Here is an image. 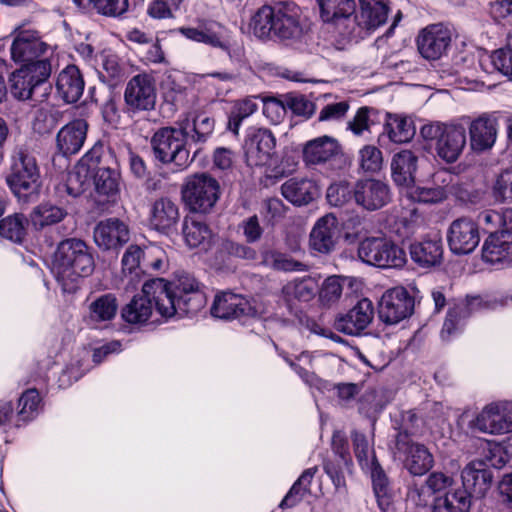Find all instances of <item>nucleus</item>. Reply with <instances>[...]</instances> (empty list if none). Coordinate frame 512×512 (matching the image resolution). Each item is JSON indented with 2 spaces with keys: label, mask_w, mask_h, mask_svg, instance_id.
I'll list each match as a JSON object with an SVG mask.
<instances>
[{
  "label": "nucleus",
  "mask_w": 512,
  "mask_h": 512,
  "mask_svg": "<svg viewBox=\"0 0 512 512\" xmlns=\"http://www.w3.org/2000/svg\"><path fill=\"white\" fill-rule=\"evenodd\" d=\"M214 125L211 117L201 113L179 120L176 126L160 128L151 139L155 158L164 164L173 163L180 169L187 167L192 161L188 141L205 143L212 135Z\"/></svg>",
  "instance_id": "obj_1"
},
{
  "label": "nucleus",
  "mask_w": 512,
  "mask_h": 512,
  "mask_svg": "<svg viewBox=\"0 0 512 512\" xmlns=\"http://www.w3.org/2000/svg\"><path fill=\"white\" fill-rule=\"evenodd\" d=\"M177 313L176 305L163 278L146 281L140 294L135 295L126 304L121 315L125 322L132 325H146L169 319Z\"/></svg>",
  "instance_id": "obj_2"
},
{
  "label": "nucleus",
  "mask_w": 512,
  "mask_h": 512,
  "mask_svg": "<svg viewBox=\"0 0 512 512\" xmlns=\"http://www.w3.org/2000/svg\"><path fill=\"white\" fill-rule=\"evenodd\" d=\"M94 270V258L90 247L81 239L68 238L61 241L53 259V272L62 290L74 293L78 281Z\"/></svg>",
  "instance_id": "obj_3"
},
{
  "label": "nucleus",
  "mask_w": 512,
  "mask_h": 512,
  "mask_svg": "<svg viewBox=\"0 0 512 512\" xmlns=\"http://www.w3.org/2000/svg\"><path fill=\"white\" fill-rule=\"evenodd\" d=\"M5 181L21 203H29L39 197L42 186L40 168L26 148L16 147L12 151Z\"/></svg>",
  "instance_id": "obj_4"
},
{
  "label": "nucleus",
  "mask_w": 512,
  "mask_h": 512,
  "mask_svg": "<svg viewBox=\"0 0 512 512\" xmlns=\"http://www.w3.org/2000/svg\"><path fill=\"white\" fill-rule=\"evenodd\" d=\"M420 135L447 164L456 162L467 144L466 127L459 123L431 122L421 127Z\"/></svg>",
  "instance_id": "obj_5"
},
{
  "label": "nucleus",
  "mask_w": 512,
  "mask_h": 512,
  "mask_svg": "<svg viewBox=\"0 0 512 512\" xmlns=\"http://www.w3.org/2000/svg\"><path fill=\"white\" fill-rule=\"evenodd\" d=\"M509 306H512V292L493 297H468L464 302L456 304L453 308L449 309L441 330V338L443 340H449L452 336L460 332L464 320L475 311L484 309L494 310Z\"/></svg>",
  "instance_id": "obj_6"
},
{
  "label": "nucleus",
  "mask_w": 512,
  "mask_h": 512,
  "mask_svg": "<svg viewBox=\"0 0 512 512\" xmlns=\"http://www.w3.org/2000/svg\"><path fill=\"white\" fill-rule=\"evenodd\" d=\"M358 257L368 265L382 269H399L405 266V250L385 237H367L358 246Z\"/></svg>",
  "instance_id": "obj_7"
},
{
  "label": "nucleus",
  "mask_w": 512,
  "mask_h": 512,
  "mask_svg": "<svg viewBox=\"0 0 512 512\" xmlns=\"http://www.w3.org/2000/svg\"><path fill=\"white\" fill-rule=\"evenodd\" d=\"M220 197L219 182L207 173L188 176L182 187V198L195 213H209Z\"/></svg>",
  "instance_id": "obj_8"
},
{
  "label": "nucleus",
  "mask_w": 512,
  "mask_h": 512,
  "mask_svg": "<svg viewBox=\"0 0 512 512\" xmlns=\"http://www.w3.org/2000/svg\"><path fill=\"white\" fill-rule=\"evenodd\" d=\"M468 427L493 436L512 433V401L499 400L486 404L470 420Z\"/></svg>",
  "instance_id": "obj_9"
},
{
  "label": "nucleus",
  "mask_w": 512,
  "mask_h": 512,
  "mask_svg": "<svg viewBox=\"0 0 512 512\" xmlns=\"http://www.w3.org/2000/svg\"><path fill=\"white\" fill-rule=\"evenodd\" d=\"M301 17L302 11L294 2H283L276 5L273 39L286 45L300 42L305 34Z\"/></svg>",
  "instance_id": "obj_10"
},
{
  "label": "nucleus",
  "mask_w": 512,
  "mask_h": 512,
  "mask_svg": "<svg viewBox=\"0 0 512 512\" xmlns=\"http://www.w3.org/2000/svg\"><path fill=\"white\" fill-rule=\"evenodd\" d=\"M394 455L403 460L406 469L415 476L424 475L434 464L430 451L423 444L414 442L407 432L398 433Z\"/></svg>",
  "instance_id": "obj_11"
},
{
  "label": "nucleus",
  "mask_w": 512,
  "mask_h": 512,
  "mask_svg": "<svg viewBox=\"0 0 512 512\" xmlns=\"http://www.w3.org/2000/svg\"><path fill=\"white\" fill-rule=\"evenodd\" d=\"M276 147V138L267 128L249 127L246 130L243 149L249 166H265L270 163Z\"/></svg>",
  "instance_id": "obj_12"
},
{
  "label": "nucleus",
  "mask_w": 512,
  "mask_h": 512,
  "mask_svg": "<svg viewBox=\"0 0 512 512\" xmlns=\"http://www.w3.org/2000/svg\"><path fill=\"white\" fill-rule=\"evenodd\" d=\"M178 315L198 312L205 304V295L199 282L189 274L180 275L174 283V290L168 284Z\"/></svg>",
  "instance_id": "obj_13"
},
{
  "label": "nucleus",
  "mask_w": 512,
  "mask_h": 512,
  "mask_svg": "<svg viewBox=\"0 0 512 512\" xmlns=\"http://www.w3.org/2000/svg\"><path fill=\"white\" fill-rule=\"evenodd\" d=\"M11 58L14 62L24 64L38 59L49 50V45L42 41L39 33L25 26H18L12 31Z\"/></svg>",
  "instance_id": "obj_14"
},
{
  "label": "nucleus",
  "mask_w": 512,
  "mask_h": 512,
  "mask_svg": "<svg viewBox=\"0 0 512 512\" xmlns=\"http://www.w3.org/2000/svg\"><path fill=\"white\" fill-rule=\"evenodd\" d=\"M360 10L352 16V30L343 32L351 37H361L363 31H374L386 23L389 13V0H359Z\"/></svg>",
  "instance_id": "obj_15"
},
{
  "label": "nucleus",
  "mask_w": 512,
  "mask_h": 512,
  "mask_svg": "<svg viewBox=\"0 0 512 512\" xmlns=\"http://www.w3.org/2000/svg\"><path fill=\"white\" fill-rule=\"evenodd\" d=\"M186 39L229 52L230 38L227 29L213 20L201 19L196 26H183L177 30Z\"/></svg>",
  "instance_id": "obj_16"
},
{
  "label": "nucleus",
  "mask_w": 512,
  "mask_h": 512,
  "mask_svg": "<svg viewBox=\"0 0 512 512\" xmlns=\"http://www.w3.org/2000/svg\"><path fill=\"white\" fill-rule=\"evenodd\" d=\"M414 308V300L403 287L387 290L379 302V317L386 324H397L409 317Z\"/></svg>",
  "instance_id": "obj_17"
},
{
  "label": "nucleus",
  "mask_w": 512,
  "mask_h": 512,
  "mask_svg": "<svg viewBox=\"0 0 512 512\" xmlns=\"http://www.w3.org/2000/svg\"><path fill=\"white\" fill-rule=\"evenodd\" d=\"M211 314L220 319L246 320L260 315L259 310L249 300L241 295L223 292L215 296Z\"/></svg>",
  "instance_id": "obj_18"
},
{
  "label": "nucleus",
  "mask_w": 512,
  "mask_h": 512,
  "mask_svg": "<svg viewBox=\"0 0 512 512\" xmlns=\"http://www.w3.org/2000/svg\"><path fill=\"white\" fill-rule=\"evenodd\" d=\"M124 100L133 111L153 109L156 103V85L153 77L148 74L132 77L126 85Z\"/></svg>",
  "instance_id": "obj_19"
},
{
  "label": "nucleus",
  "mask_w": 512,
  "mask_h": 512,
  "mask_svg": "<svg viewBox=\"0 0 512 512\" xmlns=\"http://www.w3.org/2000/svg\"><path fill=\"white\" fill-rule=\"evenodd\" d=\"M447 241L454 254L464 255L473 252L480 242L478 224L466 217L454 220L448 229Z\"/></svg>",
  "instance_id": "obj_20"
},
{
  "label": "nucleus",
  "mask_w": 512,
  "mask_h": 512,
  "mask_svg": "<svg viewBox=\"0 0 512 512\" xmlns=\"http://www.w3.org/2000/svg\"><path fill=\"white\" fill-rule=\"evenodd\" d=\"M355 203L367 211L381 209L391 199L389 186L377 179H362L353 187Z\"/></svg>",
  "instance_id": "obj_21"
},
{
  "label": "nucleus",
  "mask_w": 512,
  "mask_h": 512,
  "mask_svg": "<svg viewBox=\"0 0 512 512\" xmlns=\"http://www.w3.org/2000/svg\"><path fill=\"white\" fill-rule=\"evenodd\" d=\"M95 244L102 250L122 247L130 239L128 225L118 218H107L96 224L93 231Z\"/></svg>",
  "instance_id": "obj_22"
},
{
  "label": "nucleus",
  "mask_w": 512,
  "mask_h": 512,
  "mask_svg": "<svg viewBox=\"0 0 512 512\" xmlns=\"http://www.w3.org/2000/svg\"><path fill=\"white\" fill-rule=\"evenodd\" d=\"M450 42V30L442 24L427 26L417 39L420 54L428 60L439 59L447 51Z\"/></svg>",
  "instance_id": "obj_23"
},
{
  "label": "nucleus",
  "mask_w": 512,
  "mask_h": 512,
  "mask_svg": "<svg viewBox=\"0 0 512 512\" xmlns=\"http://www.w3.org/2000/svg\"><path fill=\"white\" fill-rule=\"evenodd\" d=\"M98 164H100L99 149L93 148L68 173L66 180L67 193L73 197L81 195L89 187L92 173Z\"/></svg>",
  "instance_id": "obj_24"
},
{
  "label": "nucleus",
  "mask_w": 512,
  "mask_h": 512,
  "mask_svg": "<svg viewBox=\"0 0 512 512\" xmlns=\"http://www.w3.org/2000/svg\"><path fill=\"white\" fill-rule=\"evenodd\" d=\"M340 230L333 214H326L314 224L309 238L310 248L321 254H329L335 248Z\"/></svg>",
  "instance_id": "obj_25"
},
{
  "label": "nucleus",
  "mask_w": 512,
  "mask_h": 512,
  "mask_svg": "<svg viewBox=\"0 0 512 512\" xmlns=\"http://www.w3.org/2000/svg\"><path fill=\"white\" fill-rule=\"evenodd\" d=\"M499 124L496 117L482 114L471 121L468 130L470 147L475 152L491 149L497 139Z\"/></svg>",
  "instance_id": "obj_26"
},
{
  "label": "nucleus",
  "mask_w": 512,
  "mask_h": 512,
  "mask_svg": "<svg viewBox=\"0 0 512 512\" xmlns=\"http://www.w3.org/2000/svg\"><path fill=\"white\" fill-rule=\"evenodd\" d=\"M463 490L475 497H483L492 485V471L481 460L469 462L461 472Z\"/></svg>",
  "instance_id": "obj_27"
},
{
  "label": "nucleus",
  "mask_w": 512,
  "mask_h": 512,
  "mask_svg": "<svg viewBox=\"0 0 512 512\" xmlns=\"http://www.w3.org/2000/svg\"><path fill=\"white\" fill-rule=\"evenodd\" d=\"M319 289L318 281L311 276L296 277L287 281L281 288L280 299L291 310L299 303L314 299Z\"/></svg>",
  "instance_id": "obj_28"
},
{
  "label": "nucleus",
  "mask_w": 512,
  "mask_h": 512,
  "mask_svg": "<svg viewBox=\"0 0 512 512\" xmlns=\"http://www.w3.org/2000/svg\"><path fill=\"white\" fill-rule=\"evenodd\" d=\"M373 317L374 307L372 301L363 298L347 314L339 317L335 322V326L337 330L345 334L357 335L371 323Z\"/></svg>",
  "instance_id": "obj_29"
},
{
  "label": "nucleus",
  "mask_w": 512,
  "mask_h": 512,
  "mask_svg": "<svg viewBox=\"0 0 512 512\" xmlns=\"http://www.w3.org/2000/svg\"><path fill=\"white\" fill-rule=\"evenodd\" d=\"M341 154L339 142L327 135L312 139L303 147V160L307 165L325 164L337 159Z\"/></svg>",
  "instance_id": "obj_30"
},
{
  "label": "nucleus",
  "mask_w": 512,
  "mask_h": 512,
  "mask_svg": "<svg viewBox=\"0 0 512 512\" xmlns=\"http://www.w3.org/2000/svg\"><path fill=\"white\" fill-rule=\"evenodd\" d=\"M180 214L179 208L169 198H160L156 200L150 207L149 225L152 229L168 234L178 223Z\"/></svg>",
  "instance_id": "obj_31"
},
{
  "label": "nucleus",
  "mask_w": 512,
  "mask_h": 512,
  "mask_svg": "<svg viewBox=\"0 0 512 512\" xmlns=\"http://www.w3.org/2000/svg\"><path fill=\"white\" fill-rule=\"evenodd\" d=\"M88 124L76 119L63 126L57 133L56 145L63 155L76 154L82 148L87 136Z\"/></svg>",
  "instance_id": "obj_32"
},
{
  "label": "nucleus",
  "mask_w": 512,
  "mask_h": 512,
  "mask_svg": "<svg viewBox=\"0 0 512 512\" xmlns=\"http://www.w3.org/2000/svg\"><path fill=\"white\" fill-rule=\"evenodd\" d=\"M482 258L491 264L512 262V231L492 233L485 240Z\"/></svg>",
  "instance_id": "obj_33"
},
{
  "label": "nucleus",
  "mask_w": 512,
  "mask_h": 512,
  "mask_svg": "<svg viewBox=\"0 0 512 512\" xmlns=\"http://www.w3.org/2000/svg\"><path fill=\"white\" fill-rule=\"evenodd\" d=\"M85 82L76 65H67L63 68L56 79V91L66 103L77 102L84 91Z\"/></svg>",
  "instance_id": "obj_34"
},
{
  "label": "nucleus",
  "mask_w": 512,
  "mask_h": 512,
  "mask_svg": "<svg viewBox=\"0 0 512 512\" xmlns=\"http://www.w3.org/2000/svg\"><path fill=\"white\" fill-rule=\"evenodd\" d=\"M283 197L294 205H307L320 194L317 183L307 178H291L281 186Z\"/></svg>",
  "instance_id": "obj_35"
},
{
  "label": "nucleus",
  "mask_w": 512,
  "mask_h": 512,
  "mask_svg": "<svg viewBox=\"0 0 512 512\" xmlns=\"http://www.w3.org/2000/svg\"><path fill=\"white\" fill-rule=\"evenodd\" d=\"M415 133V125L410 117L389 114L384 125V131L378 137V143L383 146L386 137L396 144L407 143L413 139Z\"/></svg>",
  "instance_id": "obj_36"
},
{
  "label": "nucleus",
  "mask_w": 512,
  "mask_h": 512,
  "mask_svg": "<svg viewBox=\"0 0 512 512\" xmlns=\"http://www.w3.org/2000/svg\"><path fill=\"white\" fill-rule=\"evenodd\" d=\"M320 17L325 23L340 25L351 23L355 13L356 4L354 0H316Z\"/></svg>",
  "instance_id": "obj_37"
},
{
  "label": "nucleus",
  "mask_w": 512,
  "mask_h": 512,
  "mask_svg": "<svg viewBox=\"0 0 512 512\" xmlns=\"http://www.w3.org/2000/svg\"><path fill=\"white\" fill-rule=\"evenodd\" d=\"M410 255L412 260L422 267L438 265L443 256L441 238L435 236L413 243L410 246Z\"/></svg>",
  "instance_id": "obj_38"
},
{
  "label": "nucleus",
  "mask_w": 512,
  "mask_h": 512,
  "mask_svg": "<svg viewBox=\"0 0 512 512\" xmlns=\"http://www.w3.org/2000/svg\"><path fill=\"white\" fill-rule=\"evenodd\" d=\"M417 156L410 150L396 153L391 162L392 178L398 186L405 189L415 180Z\"/></svg>",
  "instance_id": "obj_39"
},
{
  "label": "nucleus",
  "mask_w": 512,
  "mask_h": 512,
  "mask_svg": "<svg viewBox=\"0 0 512 512\" xmlns=\"http://www.w3.org/2000/svg\"><path fill=\"white\" fill-rule=\"evenodd\" d=\"M182 234L185 243L190 248L208 249L212 241V232L208 225L194 216H187L184 219Z\"/></svg>",
  "instance_id": "obj_40"
},
{
  "label": "nucleus",
  "mask_w": 512,
  "mask_h": 512,
  "mask_svg": "<svg viewBox=\"0 0 512 512\" xmlns=\"http://www.w3.org/2000/svg\"><path fill=\"white\" fill-rule=\"evenodd\" d=\"M118 311V300L112 293L103 294L93 299L88 305L87 319L90 324L98 326L113 320Z\"/></svg>",
  "instance_id": "obj_41"
},
{
  "label": "nucleus",
  "mask_w": 512,
  "mask_h": 512,
  "mask_svg": "<svg viewBox=\"0 0 512 512\" xmlns=\"http://www.w3.org/2000/svg\"><path fill=\"white\" fill-rule=\"evenodd\" d=\"M67 215L68 213L63 207L51 202H43L32 209L28 222L35 230H42L60 223Z\"/></svg>",
  "instance_id": "obj_42"
},
{
  "label": "nucleus",
  "mask_w": 512,
  "mask_h": 512,
  "mask_svg": "<svg viewBox=\"0 0 512 512\" xmlns=\"http://www.w3.org/2000/svg\"><path fill=\"white\" fill-rule=\"evenodd\" d=\"M471 497L461 487L453 488L435 497L433 512H469Z\"/></svg>",
  "instance_id": "obj_43"
},
{
  "label": "nucleus",
  "mask_w": 512,
  "mask_h": 512,
  "mask_svg": "<svg viewBox=\"0 0 512 512\" xmlns=\"http://www.w3.org/2000/svg\"><path fill=\"white\" fill-rule=\"evenodd\" d=\"M478 223L489 235L512 231V208L482 211L478 215Z\"/></svg>",
  "instance_id": "obj_44"
},
{
  "label": "nucleus",
  "mask_w": 512,
  "mask_h": 512,
  "mask_svg": "<svg viewBox=\"0 0 512 512\" xmlns=\"http://www.w3.org/2000/svg\"><path fill=\"white\" fill-rule=\"evenodd\" d=\"M275 6L264 5L251 17L249 30L259 39H273Z\"/></svg>",
  "instance_id": "obj_45"
},
{
  "label": "nucleus",
  "mask_w": 512,
  "mask_h": 512,
  "mask_svg": "<svg viewBox=\"0 0 512 512\" xmlns=\"http://www.w3.org/2000/svg\"><path fill=\"white\" fill-rule=\"evenodd\" d=\"M261 264L267 268L283 272H302L307 268L304 263L276 250L265 251L262 254Z\"/></svg>",
  "instance_id": "obj_46"
},
{
  "label": "nucleus",
  "mask_w": 512,
  "mask_h": 512,
  "mask_svg": "<svg viewBox=\"0 0 512 512\" xmlns=\"http://www.w3.org/2000/svg\"><path fill=\"white\" fill-rule=\"evenodd\" d=\"M258 109L256 97H246L233 102L228 118V129L238 134L242 121Z\"/></svg>",
  "instance_id": "obj_47"
},
{
  "label": "nucleus",
  "mask_w": 512,
  "mask_h": 512,
  "mask_svg": "<svg viewBox=\"0 0 512 512\" xmlns=\"http://www.w3.org/2000/svg\"><path fill=\"white\" fill-rule=\"evenodd\" d=\"M62 117L61 111L51 103H44L34 113L33 129L39 134L49 133Z\"/></svg>",
  "instance_id": "obj_48"
},
{
  "label": "nucleus",
  "mask_w": 512,
  "mask_h": 512,
  "mask_svg": "<svg viewBox=\"0 0 512 512\" xmlns=\"http://www.w3.org/2000/svg\"><path fill=\"white\" fill-rule=\"evenodd\" d=\"M97 192L102 195L113 196L119 190V175L109 167L97 165L92 173Z\"/></svg>",
  "instance_id": "obj_49"
},
{
  "label": "nucleus",
  "mask_w": 512,
  "mask_h": 512,
  "mask_svg": "<svg viewBox=\"0 0 512 512\" xmlns=\"http://www.w3.org/2000/svg\"><path fill=\"white\" fill-rule=\"evenodd\" d=\"M406 197L413 202L439 203L446 198L441 186L416 185L414 182L406 188Z\"/></svg>",
  "instance_id": "obj_50"
},
{
  "label": "nucleus",
  "mask_w": 512,
  "mask_h": 512,
  "mask_svg": "<svg viewBox=\"0 0 512 512\" xmlns=\"http://www.w3.org/2000/svg\"><path fill=\"white\" fill-rule=\"evenodd\" d=\"M366 471H369L371 474L373 490L377 498L378 506L383 511L387 510L391 504V497L385 473L379 464L366 469Z\"/></svg>",
  "instance_id": "obj_51"
},
{
  "label": "nucleus",
  "mask_w": 512,
  "mask_h": 512,
  "mask_svg": "<svg viewBox=\"0 0 512 512\" xmlns=\"http://www.w3.org/2000/svg\"><path fill=\"white\" fill-rule=\"evenodd\" d=\"M285 360L307 385L315 387L319 390L326 388L327 384L324 381H322L313 372L308 371L305 367L301 365H312V355L309 352H302L296 358V362L289 360L287 358Z\"/></svg>",
  "instance_id": "obj_52"
},
{
  "label": "nucleus",
  "mask_w": 512,
  "mask_h": 512,
  "mask_svg": "<svg viewBox=\"0 0 512 512\" xmlns=\"http://www.w3.org/2000/svg\"><path fill=\"white\" fill-rule=\"evenodd\" d=\"M26 223H29L23 214H14L0 221V235L14 242H20L26 234Z\"/></svg>",
  "instance_id": "obj_53"
},
{
  "label": "nucleus",
  "mask_w": 512,
  "mask_h": 512,
  "mask_svg": "<svg viewBox=\"0 0 512 512\" xmlns=\"http://www.w3.org/2000/svg\"><path fill=\"white\" fill-rule=\"evenodd\" d=\"M79 8H86L93 4L94 8L106 16H120L128 8V0H73Z\"/></svg>",
  "instance_id": "obj_54"
},
{
  "label": "nucleus",
  "mask_w": 512,
  "mask_h": 512,
  "mask_svg": "<svg viewBox=\"0 0 512 512\" xmlns=\"http://www.w3.org/2000/svg\"><path fill=\"white\" fill-rule=\"evenodd\" d=\"M26 71L20 68L11 77V93L19 100L31 98L33 92L38 87L34 81L32 82Z\"/></svg>",
  "instance_id": "obj_55"
},
{
  "label": "nucleus",
  "mask_w": 512,
  "mask_h": 512,
  "mask_svg": "<svg viewBox=\"0 0 512 512\" xmlns=\"http://www.w3.org/2000/svg\"><path fill=\"white\" fill-rule=\"evenodd\" d=\"M353 443L355 456L363 470L378 464L375 458L374 450L372 449L368 439L363 434L354 433Z\"/></svg>",
  "instance_id": "obj_56"
},
{
  "label": "nucleus",
  "mask_w": 512,
  "mask_h": 512,
  "mask_svg": "<svg viewBox=\"0 0 512 512\" xmlns=\"http://www.w3.org/2000/svg\"><path fill=\"white\" fill-rule=\"evenodd\" d=\"M41 398L36 389L26 390L19 399L18 416L22 421L35 418L40 410Z\"/></svg>",
  "instance_id": "obj_57"
},
{
  "label": "nucleus",
  "mask_w": 512,
  "mask_h": 512,
  "mask_svg": "<svg viewBox=\"0 0 512 512\" xmlns=\"http://www.w3.org/2000/svg\"><path fill=\"white\" fill-rule=\"evenodd\" d=\"M327 201L335 207H343L354 200L353 187L346 182L331 184L327 189Z\"/></svg>",
  "instance_id": "obj_58"
},
{
  "label": "nucleus",
  "mask_w": 512,
  "mask_h": 512,
  "mask_svg": "<svg viewBox=\"0 0 512 512\" xmlns=\"http://www.w3.org/2000/svg\"><path fill=\"white\" fill-rule=\"evenodd\" d=\"M360 167L366 172H377L383 164L382 152L373 145H366L359 150Z\"/></svg>",
  "instance_id": "obj_59"
},
{
  "label": "nucleus",
  "mask_w": 512,
  "mask_h": 512,
  "mask_svg": "<svg viewBox=\"0 0 512 512\" xmlns=\"http://www.w3.org/2000/svg\"><path fill=\"white\" fill-rule=\"evenodd\" d=\"M492 195L498 202L512 201V168L497 176L492 186Z\"/></svg>",
  "instance_id": "obj_60"
},
{
  "label": "nucleus",
  "mask_w": 512,
  "mask_h": 512,
  "mask_svg": "<svg viewBox=\"0 0 512 512\" xmlns=\"http://www.w3.org/2000/svg\"><path fill=\"white\" fill-rule=\"evenodd\" d=\"M23 70H27L28 76L34 81L39 87L42 85L50 76L52 68L51 63L47 59L32 60L22 64Z\"/></svg>",
  "instance_id": "obj_61"
},
{
  "label": "nucleus",
  "mask_w": 512,
  "mask_h": 512,
  "mask_svg": "<svg viewBox=\"0 0 512 512\" xmlns=\"http://www.w3.org/2000/svg\"><path fill=\"white\" fill-rule=\"evenodd\" d=\"M372 109L361 107L357 110L353 118L347 123V128L355 136H363L365 132H369L373 121L371 120Z\"/></svg>",
  "instance_id": "obj_62"
},
{
  "label": "nucleus",
  "mask_w": 512,
  "mask_h": 512,
  "mask_svg": "<svg viewBox=\"0 0 512 512\" xmlns=\"http://www.w3.org/2000/svg\"><path fill=\"white\" fill-rule=\"evenodd\" d=\"M343 291V279L339 276H330L322 284L320 299L326 303H334L340 299Z\"/></svg>",
  "instance_id": "obj_63"
},
{
  "label": "nucleus",
  "mask_w": 512,
  "mask_h": 512,
  "mask_svg": "<svg viewBox=\"0 0 512 512\" xmlns=\"http://www.w3.org/2000/svg\"><path fill=\"white\" fill-rule=\"evenodd\" d=\"M491 63L500 73L512 80V48H505L494 51L491 56Z\"/></svg>",
  "instance_id": "obj_64"
}]
</instances>
